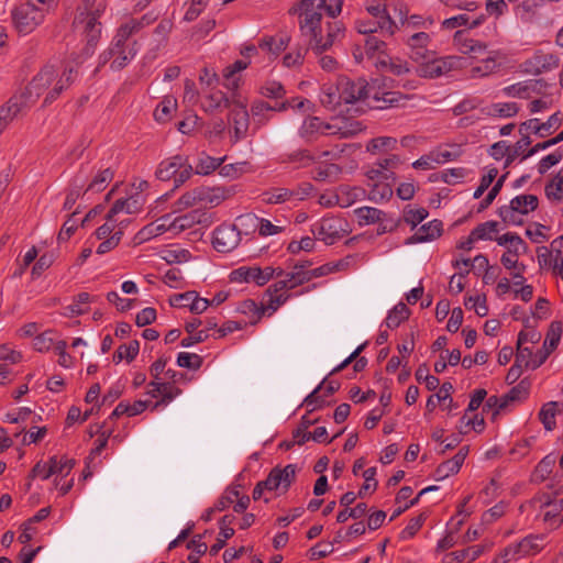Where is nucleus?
<instances>
[{
    "label": "nucleus",
    "mask_w": 563,
    "mask_h": 563,
    "mask_svg": "<svg viewBox=\"0 0 563 563\" xmlns=\"http://www.w3.org/2000/svg\"><path fill=\"white\" fill-rule=\"evenodd\" d=\"M387 44L378 38L377 36L368 34L364 42V54L369 59H374V63L380 58L382 55H388L386 53Z\"/></svg>",
    "instance_id": "obj_37"
},
{
    "label": "nucleus",
    "mask_w": 563,
    "mask_h": 563,
    "mask_svg": "<svg viewBox=\"0 0 563 563\" xmlns=\"http://www.w3.org/2000/svg\"><path fill=\"white\" fill-rule=\"evenodd\" d=\"M235 517L233 515H224L219 522L220 526V534L222 538H218L217 542L212 544L209 549L210 555L214 556L225 547L227 540L234 536V529L231 528V525L234 522Z\"/></svg>",
    "instance_id": "obj_31"
},
{
    "label": "nucleus",
    "mask_w": 563,
    "mask_h": 563,
    "mask_svg": "<svg viewBox=\"0 0 563 563\" xmlns=\"http://www.w3.org/2000/svg\"><path fill=\"white\" fill-rule=\"evenodd\" d=\"M375 66L380 68L382 71L390 73L395 76H404L410 73V64L399 57H391L389 55H382L375 62Z\"/></svg>",
    "instance_id": "obj_25"
},
{
    "label": "nucleus",
    "mask_w": 563,
    "mask_h": 563,
    "mask_svg": "<svg viewBox=\"0 0 563 563\" xmlns=\"http://www.w3.org/2000/svg\"><path fill=\"white\" fill-rule=\"evenodd\" d=\"M307 49L302 46L289 47V51L284 54V66L296 67L301 65L305 58Z\"/></svg>",
    "instance_id": "obj_59"
},
{
    "label": "nucleus",
    "mask_w": 563,
    "mask_h": 563,
    "mask_svg": "<svg viewBox=\"0 0 563 563\" xmlns=\"http://www.w3.org/2000/svg\"><path fill=\"white\" fill-rule=\"evenodd\" d=\"M176 109L177 100L172 96H166L154 110V119L158 123H166L172 119L173 112H175Z\"/></svg>",
    "instance_id": "obj_39"
},
{
    "label": "nucleus",
    "mask_w": 563,
    "mask_h": 563,
    "mask_svg": "<svg viewBox=\"0 0 563 563\" xmlns=\"http://www.w3.org/2000/svg\"><path fill=\"white\" fill-rule=\"evenodd\" d=\"M90 301H95V297L85 291L79 292L75 297L74 303L66 307V312L64 314L66 317L81 316L87 312V309L81 308L80 305L88 303Z\"/></svg>",
    "instance_id": "obj_52"
},
{
    "label": "nucleus",
    "mask_w": 563,
    "mask_h": 563,
    "mask_svg": "<svg viewBox=\"0 0 563 563\" xmlns=\"http://www.w3.org/2000/svg\"><path fill=\"white\" fill-rule=\"evenodd\" d=\"M338 80L344 103H354L372 98L377 102L383 101L382 106H375L376 108L383 109L388 106H393V103L397 101L395 92H384L382 98L378 97V95L374 91V88L368 87L367 82L362 78L352 80L347 77H340Z\"/></svg>",
    "instance_id": "obj_3"
},
{
    "label": "nucleus",
    "mask_w": 563,
    "mask_h": 563,
    "mask_svg": "<svg viewBox=\"0 0 563 563\" xmlns=\"http://www.w3.org/2000/svg\"><path fill=\"white\" fill-rule=\"evenodd\" d=\"M401 161L398 155L391 154L387 157L378 159L366 170V176L371 181H395V169L400 165Z\"/></svg>",
    "instance_id": "obj_10"
},
{
    "label": "nucleus",
    "mask_w": 563,
    "mask_h": 563,
    "mask_svg": "<svg viewBox=\"0 0 563 563\" xmlns=\"http://www.w3.org/2000/svg\"><path fill=\"white\" fill-rule=\"evenodd\" d=\"M73 68H69L68 73L67 69H65L63 76L56 81L54 88L46 95L44 99V104L52 103L62 93L64 89L69 87V85L73 81Z\"/></svg>",
    "instance_id": "obj_47"
},
{
    "label": "nucleus",
    "mask_w": 563,
    "mask_h": 563,
    "mask_svg": "<svg viewBox=\"0 0 563 563\" xmlns=\"http://www.w3.org/2000/svg\"><path fill=\"white\" fill-rule=\"evenodd\" d=\"M395 181H373L369 198L374 201L388 200L393 196Z\"/></svg>",
    "instance_id": "obj_51"
},
{
    "label": "nucleus",
    "mask_w": 563,
    "mask_h": 563,
    "mask_svg": "<svg viewBox=\"0 0 563 563\" xmlns=\"http://www.w3.org/2000/svg\"><path fill=\"white\" fill-rule=\"evenodd\" d=\"M202 201H212L209 189L205 187L194 188L192 190L185 192L177 201H175L173 206L174 212H180Z\"/></svg>",
    "instance_id": "obj_23"
},
{
    "label": "nucleus",
    "mask_w": 563,
    "mask_h": 563,
    "mask_svg": "<svg viewBox=\"0 0 563 563\" xmlns=\"http://www.w3.org/2000/svg\"><path fill=\"white\" fill-rule=\"evenodd\" d=\"M76 461L74 459H65L64 462L58 461L57 456H52L48 463L37 462L31 470L29 477L35 478L40 476L42 479H48L54 474L67 475L75 466Z\"/></svg>",
    "instance_id": "obj_15"
},
{
    "label": "nucleus",
    "mask_w": 563,
    "mask_h": 563,
    "mask_svg": "<svg viewBox=\"0 0 563 563\" xmlns=\"http://www.w3.org/2000/svg\"><path fill=\"white\" fill-rule=\"evenodd\" d=\"M202 357L198 354L179 353L177 356V365L189 369H199L202 365Z\"/></svg>",
    "instance_id": "obj_62"
},
{
    "label": "nucleus",
    "mask_w": 563,
    "mask_h": 563,
    "mask_svg": "<svg viewBox=\"0 0 563 563\" xmlns=\"http://www.w3.org/2000/svg\"><path fill=\"white\" fill-rule=\"evenodd\" d=\"M339 388L340 384L338 382L331 380L325 384V380H323L309 396H307L305 402L308 407H312V409L321 407L324 404V400L319 395V391L324 389L327 395H332Z\"/></svg>",
    "instance_id": "obj_35"
},
{
    "label": "nucleus",
    "mask_w": 563,
    "mask_h": 563,
    "mask_svg": "<svg viewBox=\"0 0 563 563\" xmlns=\"http://www.w3.org/2000/svg\"><path fill=\"white\" fill-rule=\"evenodd\" d=\"M320 102L329 110H335L343 102L339 80L335 84L328 82L322 86Z\"/></svg>",
    "instance_id": "obj_30"
},
{
    "label": "nucleus",
    "mask_w": 563,
    "mask_h": 563,
    "mask_svg": "<svg viewBox=\"0 0 563 563\" xmlns=\"http://www.w3.org/2000/svg\"><path fill=\"white\" fill-rule=\"evenodd\" d=\"M330 265H322L312 271H307L306 265H295L291 272L284 274V289H292L298 285L311 279V277H320L332 272Z\"/></svg>",
    "instance_id": "obj_13"
},
{
    "label": "nucleus",
    "mask_w": 563,
    "mask_h": 563,
    "mask_svg": "<svg viewBox=\"0 0 563 563\" xmlns=\"http://www.w3.org/2000/svg\"><path fill=\"white\" fill-rule=\"evenodd\" d=\"M410 310L404 302L397 303L389 312L385 320L387 328L396 329L400 323L409 318Z\"/></svg>",
    "instance_id": "obj_45"
},
{
    "label": "nucleus",
    "mask_w": 563,
    "mask_h": 563,
    "mask_svg": "<svg viewBox=\"0 0 563 563\" xmlns=\"http://www.w3.org/2000/svg\"><path fill=\"white\" fill-rule=\"evenodd\" d=\"M136 41H132V47L128 49L121 48L115 52L113 60L110 64V68L114 71L123 69L136 54Z\"/></svg>",
    "instance_id": "obj_46"
},
{
    "label": "nucleus",
    "mask_w": 563,
    "mask_h": 563,
    "mask_svg": "<svg viewBox=\"0 0 563 563\" xmlns=\"http://www.w3.org/2000/svg\"><path fill=\"white\" fill-rule=\"evenodd\" d=\"M241 242L239 231L229 223H222L213 231L212 245L220 253H229L233 251Z\"/></svg>",
    "instance_id": "obj_11"
},
{
    "label": "nucleus",
    "mask_w": 563,
    "mask_h": 563,
    "mask_svg": "<svg viewBox=\"0 0 563 563\" xmlns=\"http://www.w3.org/2000/svg\"><path fill=\"white\" fill-rule=\"evenodd\" d=\"M312 233L316 239L332 245L349 233V224L339 217H324L313 225Z\"/></svg>",
    "instance_id": "obj_8"
},
{
    "label": "nucleus",
    "mask_w": 563,
    "mask_h": 563,
    "mask_svg": "<svg viewBox=\"0 0 563 563\" xmlns=\"http://www.w3.org/2000/svg\"><path fill=\"white\" fill-rule=\"evenodd\" d=\"M279 111H282V101L255 100L251 107L253 117H263L266 120L271 118V114Z\"/></svg>",
    "instance_id": "obj_40"
},
{
    "label": "nucleus",
    "mask_w": 563,
    "mask_h": 563,
    "mask_svg": "<svg viewBox=\"0 0 563 563\" xmlns=\"http://www.w3.org/2000/svg\"><path fill=\"white\" fill-rule=\"evenodd\" d=\"M282 306V282L271 285L264 292L260 305L253 299L242 301L240 311L243 313H254L257 319L264 316H272Z\"/></svg>",
    "instance_id": "obj_5"
},
{
    "label": "nucleus",
    "mask_w": 563,
    "mask_h": 563,
    "mask_svg": "<svg viewBox=\"0 0 563 563\" xmlns=\"http://www.w3.org/2000/svg\"><path fill=\"white\" fill-rule=\"evenodd\" d=\"M363 124L354 119L339 118L331 122H323L317 117L309 118L303 123V130L306 133H321L323 135H334L340 139H349L361 131H363Z\"/></svg>",
    "instance_id": "obj_4"
},
{
    "label": "nucleus",
    "mask_w": 563,
    "mask_h": 563,
    "mask_svg": "<svg viewBox=\"0 0 563 563\" xmlns=\"http://www.w3.org/2000/svg\"><path fill=\"white\" fill-rule=\"evenodd\" d=\"M366 15L355 22V27L361 34L382 33L393 36L398 26L389 15L386 4L380 0H369L364 3Z\"/></svg>",
    "instance_id": "obj_2"
},
{
    "label": "nucleus",
    "mask_w": 563,
    "mask_h": 563,
    "mask_svg": "<svg viewBox=\"0 0 563 563\" xmlns=\"http://www.w3.org/2000/svg\"><path fill=\"white\" fill-rule=\"evenodd\" d=\"M113 177L114 172L110 167L99 170L87 186L86 191H102Z\"/></svg>",
    "instance_id": "obj_49"
},
{
    "label": "nucleus",
    "mask_w": 563,
    "mask_h": 563,
    "mask_svg": "<svg viewBox=\"0 0 563 563\" xmlns=\"http://www.w3.org/2000/svg\"><path fill=\"white\" fill-rule=\"evenodd\" d=\"M342 7L343 0H301L298 3L299 29L313 53L327 52L344 37L343 23L334 20Z\"/></svg>",
    "instance_id": "obj_1"
},
{
    "label": "nucleus",
    "mask_w": 563,
    "mask_h": 563,
    "mask_svg": "<svg viewBox=\"0 0 563 563\" xmlns=\"http://www.w3.org/2000/svg\"><path fill=\"white\" fill-rule=\"evenodd\" d=\"M542 87L541 80H527L505 87L504 92L508 97L527 99L532 93H539Z\"/></svg>",
    "instance_id": "obj_27"
},
{
    "label": "nucleus",
    "mask_w": 563,
    "mask_h": 563,
    "mask_svg": "<svg viewBox=\"0 0 563 563\" xmlns=\"http://www.w3.org/2000/svg\"><path fill=\"white\" fill-rule=\"evenodd\" d=\"M498 232V222L486 221L478 224L472 230L473 239L481 240H494V234Z\"/></svg>",
    "instance_id": "obj_54"
},
{
    "label": "nucleus",
    "mask_w": 563,
    "mask_h": 563,
    "mask_svg": "<svg viewBox=\"0 0 563 563\" xmlns=\"http://www.w3.org/2000/svg\"><path fill=\"white\" fill-rule=\"evenodd\" d=\"M417 68V74L424 78H438L449 74L454 69L463 67L464 58L461 56L450 55L444 57L433 58L428 62H420Z\"/></svg>",
    "instance_id": "obj_9"
},
{
    "label": "nucleus",
    "mask_w": 563,
    "mask_h": 563,
    "mask_svg": "<svg viewBox=\"0 0 563 563\" xmlns=\"http://www.w3.org/2000/svg\"><path fill=\"white\" fill-rule=\"evenodd\" d=\"M75 22L82 24L87 41L85 51L87 54H91L101 35V23L98 21V14L96 12H81L76 16Z\"/></svg>",
    "instance_id": "obj_14"
},
{
    "label": "nucleus",
    "mask_w": 563,
    "mask_h": 563,
    "mask_svg": "<svg viewBox=\"0 0 563 563\" xmlns=\"http://www.w3.org/2000/svg\"><path fill=\"white\" fill-rule=\"evenodd\" d=\"M13 24L21 34H30L44 21V10L26 1L15 7L11 13Z\"/></svg>",
    "instance_id": "obj_7"
},
{
    "label": "nucleus",
    "mask_w": 563,
    "mask_h": 563,
    "mask_svg": "<svg viewBox=\"0 0 563 563\" xmlns=\"http://www.w3.org/2000/svg\"><path fill=\"white\" fill-rule=\"evenodd\" d=\"M467 453L468 449L466 446L461 448L452 459L441 463L434 472L435 479L442 481L450 475L456 474L463 465Z\"/></svg>",
    "instance_id": "obj_22"
},
{
    "label": "nucleus",
    "mask_w": 563,
    "mask_h": 563,
    "mask_svg": "<svg viewBox=\"0 0 563 563\" xmlns=\"http://www.w3.org/2000/svg\"><path fill=\"white\" fill-rule=\"evenodd\" d=\"M484 552V548L482 545H474L467 549L454 551L446 555V559H450L446 563L462 562L464 560H468L470 562L476 560Z\"/></svg>",
    "instance_id": "obj_48"
},
{
    "label": "nucleus",
    "mask_w": 563,
    "mask_h": 563,
    "mask_svg": "<svg viewBox=\"0 0 563 563\" xmlns=\"http://www.w3.org/2000/svg\"><path fill=\"white\" fill-rule=\"evenodd\" d=\"M341 167L336 164H322L314 169V179L320 181H332L338 178Z\"/></svg>",
    "instance_id": "obj_53"
},
{
    "label": "nucleus",
    "mask_w": 563,
    "mask_h": 563,
    "mask_svg": "<svg viewBox=\"0 0 563 563\" xmlns=\"http://www.w3.org/2000/svg\"><path fill=\"white\" fill-rule=\"evenodd\" d=\"M184 164V156L183 155H175L169 158H166L158 164V167L155 172V176L157 179L162 181L174 179L176 173L179 170V168Z\"/></svg>",
    "instance_id": "obj_29"
},
{
    "label": "nucleus",
    "mask_w": 563,
    "mask_h": 563,
    "mask_svg": "<svg viewBox=\"0 0 563 563\" xmlns=\"http://www.w3.org/2000/svg\"><path fill=\"white\" fill-rule=\"evenodd\" d=\"M262 219L255 216L254 213H245L241 214L236 218L233 225L239 231V235H250L257 231V228L261 225Z\"/></svg>",
    "instance_id": "obj_36"
},
{
    "label": "nucleus",
    "mask_w": 563,
    "mask_h": 563,
    "mask_svg": "<svg viewBox=\"0 0 563 563\" xmlns=\"http://www.w3.org/2000/svg\"><path fill=\"white\" fill-rule=\"evenodd\" d=\"M545 195L550 200L563 199V177L561 175H555L545 186Z\"/></svg>",
    "instance_id": "obj_60"
},
{
    "label": "nucleus",
    "mask_w": 563,
    "mask_h": 563,
    "mask_svg": "<svg viewBox=\"0 0 563 563\" xmlns=\"http://www.w3.org/2000/svg\"><path fill=\"white\" fill-rule=\"evenodd\" d=\"M539 200L536 195H519L512 198L509 205L501 206L498 216L507 224H522V216H526L538 208Z\"/></svg>",
    "instance_id": "obj_6"
},
{
    "label": "nucleus",
    "mask_w": 563,
    "mask_h": 563,
    "mask_svg": "<svg viewBox=\"0 0 563 563\" xmlns=\"http://www.w3.org/2000/svg\"><path fill=\"white\" fill-rule=\"evenodd\" d=\"M556 405L558 404L555 401H550V402L545 404L539 412L540 421L543 423L544 428L549 431L552 430L555 426V413H556L555 407H556Z\"/></svg>",
    "instance_id": "obj_58"
},
{
    "label": "nucleus",
    "mask_w": 563,
    "mask_h": 563,
    "mask_svg": "<svg viewBox=\"0 0 563 563\" xmlns=\"http://www.w3.org/2000/svg\"><path fill=\"white\" fill-rule=\"evenodd\" d=\"M560 59L556 55L537 51L533 56L525 60L523 70L528 74L540 75L559 67Z\"/></svg>",
    "instance_id": "obj_16"
},
{
    "label": "nucleus",
    "mask_w": 563,
    "mask_h": 563,
    "mask_svg": "<svg viewBox=\"0 0 563 563\" xmlns=\"http://www.w3.org/2000/svg\"><path fill=\"white\" fill-rule=\"evenodd\" d=\"M504 58V53L499 49L489 52L488 56L481 60V64L471 68L472 78L487 77L498 70L501 64L498 62Z\"/></svg>",
    "instance_id": "obj_21"
},
{
    "label": "nucleus",
    "mask_w": 563,
    "mask_h": 563,
    "mask_svg": "<svg viewBox=\"0 0 563 563\" xmlns=\"http://www.w3.org/2000/svg\"><path fill=\"white\" fill-rule=\"evenodd\" d=\"M141 209V203L135 198H126V199H118L114 201L110 210L108 211L106 216L107 221H113L114 217L124 211L129 214L135 213Z\"/></svg>",
    "instance_id": "obj_34"
},
{
    "label": "nucleus",
    "mask_w": 563,
    "mask_h": 563,
    "mask_svg": "<svg viewBox=\"0 0 563 563\" xmlns=\"http://www.w3.org/2000/svg\"><path fill=\"white\" fill-rule=\"evenodd\" d=\"M453 45L463 55L477 58L486 53L485 42L468 37L464 31H456L453 36Z\"/></svg>",
    "instance_id": "obj_19"
},
{
    "label": "nucleus",
    "mask_w": 563,
    "mask_h": 563,
    "mask_svg": "<svg viewBox=\"0 0 563 563\" xmlns=\"http://www.w3.org/2000/svg\"><path fill=\"white\" fill-rule=\"evenodd\" d=\"M468 175L467 169L463 167L449 168L441 173V180L449 184L455 185L462 183V180Z\"/></svg>",
    "instance_id": "obj_61"
},
{
    "label": "nucleus",
    "mask_w": 563,
    "mask_h": 563,
    "mask_svg": "<svg viewBox=\"0 0 563 563\" xmlns=\"http://www.w3.org/2000/svg\"><path fill=\"white\" fill-rule=\"evenodd\" d=\"M225 156L221 158L211 157L202 153L196 164L195 173L198 175H209L218 169L224 162Z\"/></svg>",
    "instance_id": "obj_43"
},
{
    "label": "nucleus",
    "mask_w": 563,
    "mask_h": 563,
    "mask_svg": "<svg viewBox=\"0 0 563 563\" xmlns=\"http://www.w3.org/2000/svg\"><path fill=\"white\" fill-rule=\"evenodd\" d=\"M397 145V140L391 136H379L372 139L367 145L366 150L367 152H371L373 154H376L384 150H394Z\"/></svg>",
    "instance_id": "obj_55"
},
{
    "label": "nucleus",
    "mask_w": 563,
    "mask_h": 563,
    "mask_svg": "<svg viewBox=\"0 0 563 563\" xmlns=\"http://www.w3.org/2000/svg\"><path fill=\"white\" fill-rule=\"evenodd\" d=\"M140 351V342L137 340L130 341L129 344H121L113 354V362L120 363L126 360L128 363L135 360Z\"/></svg>",
    "instance_id": "obj_44"
},
{
    "label": "nucleus",
    "mask_w": 563,
    "mask_h": 563,
    "mask_svg": "<svg viewBox=\"0 0 563 563\" xmlns=\"http://www.w3.org/2000/svg\"><path fill=\"white\" fill-rule=\"evenodd\" d=\"M200 213L198 211L189 212L185 216L177 217L170 223V228L177 231H184L186 229L191 228L195 223L200 222Z\"/></svg>",
    "instance_id": "obj_57"
},
{
    "label": "nucleus",
    "mask_w": 563,
    "mask_h": 563,
    "mask_svg": "<svg viewBox=\"0 0 563 563\" xmlns=\"http://www.w3.org/2000/svg\"><path fill=\"white\" fill-rule=\"evenodd\" d=\"M261 274L262 268L258 266H240L230 273L229 278L232 283H255L262 286Z\"/></svg>",
    "instance_id": "obj_28"
},
{
    "label": "nucleus",
    "mask_w": 563,
    "mask_h": 563,
    "mask_svg": "<svg viewBox=\"0 0 563 563\" xmlns=\"http://www.w3.org/2000/svg\"><path fill=\"white\" fill-rule=\"evenodd\" d=\"M464 306L466 309H474L477 316L485 317L488 313V307L486 305L485 297L482 296H470L465 299Z\"/></svg>",
    "instance_id": "obj_64"
},
{
    "label": "nucleus",
    "mask_w": 563,
    "mask_h": 563,
    "mask_svg": "<svg viewBox=\"0 0 563 563\" xmlns=\"http://www.w3.org/2000/svg\"><path fill=\"white\" fill-rule=\"evenodd\" d=\"M233 106L231 107L230 121L233 125V143L246 137L250 118L246 110V103L242 99L232 98Z\"/></svg>",
    "instance_id": "obj_12"
},
{
    "label": "nucleus",
    "mask_w": 563,
    "mask_h": 563,
    "mask_svg": "<svg viewBox=\"0 0 563 563\" xmlns=\"http://www.w3.org/2000/svg\"><path fill=\"white\" fill-rule=\"evenodd\" d=\"M555 463L556 459L552 454L544 456L536 466L532 473V481L536 483L545 481L551 475Z\"/></svg>",
    "instance_id": "obj_42"
},
{
    "label": "nucleus",
    "mask_w": 563,
    "mask_h": 563,
    "mask_svg": "<svg viewBox=\"0 0 563 563\" xmlns=\"http://www.w3.org/2000/svg\"><path fill=\"white\" fill-rule=\"evenodd\" d=\"M507 251L503 254L500 262L504 265L506 269H517L521 268L522 271H526V265L518 262V257L521 254H525L528 250V245L526 242H521V245H509V247H506Z\"/></svg>",
    "instance_id": "obj_32"
},
{
    "label": "nucleus",
    "mask_w": 563,
    "mask_h": 563,
    "mask_svg": "<svg viewBox=\"0 0 563 563\" xmlns=\"http://www.w3.org/2000/svg\"><path fill=\"white\" fill-rule=\"evenodd\" d=\"M442 233V222L440 220H432L419 228L413 234L412 239L416 242H427L439 238Z\"/></svg>",
    "instance_id": "obj_38"
},
{
    "label": "nucleus",
    "mask_w": 563,
    "mask_h": 563,
    "mask_svg": "<svg viewBox=\"0 0 563 563\" xmlns=\"http://www.w3.org/2000/svg\"><path fill=\"white\" fill-rule=\"evenodd\" d=\"M532 503H539L540 506L547 507V510L543 514V521L551 528H558L562 523L563 517L560 514L561 508L559 507L556 500L552 501L548 495H542L540 497L533 498Z\"/></svg>",
    "instance_id": "obj_26"
},
{
    "label": "nucleus",
    "mask_w": 563,
    "mask_h": 563,
    "mask_svg": "<svg viewBox=\"0 0 563 563\" xmlns=\"http://www.w3.org/2000/svg\"><path fill=\"white\" fill-rule=\"evenodd\" d=\"M545 534H530L508 547V553L516 552L518 558L536 555L547 545Z\"/></svg>",
    "instance_id": "obj_18"
},
{
    "label": "nucleus",
    "mask_w": 563,
    "mask_h": 563,
    "mask_svg": "<svg viewBox=\"0 0 563 563\" xmlns=\"http://www.w3.org/2000/svg\"><path fill=\"white\" fill-rule=\"evenodd\" d=\"M354 212L360 225H368L372 223L382 222L386 216L382 210L374 207H361L357 208Z\"/></svg>",
    "instance_id": "obj_41"
},
{
    "label": "nucleus",
    "mask_w": 563,
    "mask_h": 563,
    "mask_svg": "<svg viewBox=\"0 0 563 563\" xmlns=\"http://www.w3.org/2000/svg\"><path fill=\"white\" fill-rule=\"evenodd\" d=\"M58 76L52 65L44 66L25 87V91L34 101L54 82Z\"/></svg>",
    "instance_id": "obj_17"
},
{
    "label": "nucleus",
    "mask_w": 563,
    "mask_h": 563,
    "mask_svg": "<svg viewBox=\"0 0 563 563\" xmlns=\"http://www.w3.org/2000/svg\"><path fill=\"white\" fill-rule=\"evenodd\" d=\"M519 111L516 102H498L487 109V114L499 118H511Z\"/></svg>",
    "instance_id": "obj_50"
},
{
    "label": "nucleus",
    "mask_w": 563,
    "mask_h": 563,
    "mask_svg": "<svg viewBox=\"0 0 563 563\" xmlns=\"http://www.w3.org/2000/svg\"><path fill=\"white\" fill-rule=\"evenodd\" d=\"M34 99H32L25 89L19 93L13 95L7 106L1 109V113L8 117L11 122L14 118L19 115L24 109L30 107V103H33Z\"/></svg>",
    "instance_id": "obj_24"
},
{
    "label": "nucleus",
    "mask_w": 563,
    "mask_h": 563,
    "mask_svg": "<svg viewBox=\"0 0 563 563\" xmlns=\"http://www.w3.org/2000/svg\"><path fill=\"white\" fill-rule=\"evenodd\" d=\"M282 483V465L277 464L266 479L258 482L260 486L267 493L276 490Z\"/></svg>",
    "instance_id": "obj_56"
},
{
    "label": "nucleus",
    "mask_w": 563,
    "mask_h": 563,
    "mask_svg": "<svg viewBox=\"0 0 563 563\" xmlns=\"http://www.w3.org/2000/svg\"><path fill=\"white\" fill-rule=\"evenodd\" d=\"M431 42V36L426 32H416L411 34L406 41L410 48L411 58L416 62L428 59L432 54V51L429 48Z\"/></svg>",
    "instance_id": "obj_20"
},
{
    "label": "nucleus",
    "mask_w": 563,
    "mask_h": 563,
    "mask_svg": "<svg viewBox=\"0 0 563 563\" xmlns=\"http://www.w3.org/2000/svg\"><path fill=\"white\" fill-rule=\"evenodd\" d=\"M207 104H203L206 112L212 113L221 108H231L233 106L232 98H229L223 91L210 89L206 95Z\"/></svg>",
    "instance_id": "obj_33"
},
{
    "label": "nucleus",
    "mask_w": 563,
    "mask_h": 563,
    "mask_svg": "<svg viewBox=\"0 0 563 563\" xmlns=\"http://www.w3.org/2000/svg\"><path fill=\"white\" fill-rule=\"evenodd\" d=\"M424 521V514H420L417 517L411 518L408 525L401 530L400 538L402 540L411 539L420 530Z\"/></svg>",
    "instance_id": "obj_63"
}]
</instances>
